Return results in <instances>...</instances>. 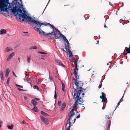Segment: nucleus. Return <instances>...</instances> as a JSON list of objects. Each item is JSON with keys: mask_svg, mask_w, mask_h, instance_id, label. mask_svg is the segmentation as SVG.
Here are the masks:
<instances>
[{"mask_svg": "<svg viewBox=\"0 0 130 130\" xmlns=\"http://www.w3.org/2000/svg\"><path fill=\"white\" fill-rule=\"evenodd\" d=\"M11 7H9L10 10L9 11L11 12L15 16H18L20 14H27V12L24 10H22L21 8H23V5L22 0H14Z\"/></svg>", "mask_w": 130, "mask_h": 130, "instance_id": "f257e3e1", "label": "nucleus"}, {"mask_svg": "<svg viewBox=\"0 0 130 130\" xmlns=\"http://www.w3.org/2000/svg\"><path fill=\"white\" fill-rule=\"evenodd\" d=\"M18 16L19 17V19L21 20L22 19V21H24V19H25L28 22H29L30 24L31 25L34 24L36 25L39 26L40 27L41 26L44 25L46 26V24L43 23H41L35 20L34 19H33L31 17L28 15H27V14H19Z\"/></svg>", "mask_w": 130, "mask_h": 130, "instance_id": "f03ea898", "label": "nucleus"}, {"mask_svg": "<svg viewBox=\"0 0 130 130\" xmlns=\"http://www.w3.org/2000/svg\"><path fill=\"white\" fill-rule=\"evenodd\" d=\"M14 0H0V7L5 9L4 12H6L7 14L9 13L10 9H9V7H11Z\"/></svg>", "mask_w": 130, "mask_h": 130, "instance_id": "7ed1b4c3", "label": "nucleus"}, {"mask_svg": "<svg viewBox=\"0 0 130 130\" xmlns=\"http://www.w3.org/2000/svg\"><path fill=\"white\" fill-rule=\"evenodd\" d=\"M80 93H77L75 92L74 93V96L73 99H74L75 101H76V100H77L78 102H80L81 100L80 99H78L79 97L80 96Z\"/></svg>", "mask_w": 130, "mask_h": 130, "instance_id": "20e7f679", "label": "nucleus"}, {"mask_svg": "<svg viewBox=\"0 0 130 130\" xmlns=\"http://www.w3.org/2000/svg\"><path fill=\"white\" fill-rule=\"evenodd\" d=\"M85 90V89L83 88L82 87H80L79 89L78 90L77 89H74V92H76V93H79L80 94L82 92H83Z\"/></svg>", "mask_w": 130, "mask_h": 130, "instance_id": "39448f33", "label": "nucleus"}, {"mask_svg": "<svg viewBox=\"0 0 130 130\" xmlns=\"http://www.w3.org/2000/svg\"><path fill=\"white\" fill-rule=\"evenodd\" d=\"M40 119L44 123L46 124H48L49 123V122L47 119L45 118L42 116H41Z\"/></svg>", "mask_w": 130, "mask_h": 130, "instance_id": "423d86ee", "label": "nucleus"}, {"mask_svg": "<svg viewBox=\"0 0 130 130\" xmlns=\"http://www.w3.org/2000/svg\"><path fill=\"white\" fill-rule=\"evenodd\" d=\"M107 118L108 119V120H107V130H109V128L110 127V125L111 124V121L109 120V118L108 116V115H107Z\"/></svg>", "mask_w": 130, "mask_h": 130, "instance_id": "0eeeda50", "label": "nucleus"}, {"mask_svg": "<svg viewBox=\"0 0 130 130\" xmlns=\"http://www.w3.org/2000/svg\"><path fill=\"white\" fill-rule=\"evenodd\" d=\"M66 43H67V44L66 45L65 44V49L66 50V53H67V51H68V50H70L69 48V44L70 43H69V42H66Z\"/></svg>", "mask_w": 130, "mask_h": 130, "instance_id": "6e6552de", "label": "nucleus"}, {"mask_svg": "<svg viewBox=\"0 0 130 130\" xmlns=\"http://www.w3.org/2000/svg\"><path fill=\"white\" fill-rule=\"evenodd\" d=\"M78 80L76 79L75 81V82L74 83L76 86V87L75 89H77L78 90L79 89V85L78 84Z\"/></svg>", "mask_w": 130, "mask_h": 130, "instance_id": "1a4fd4ad", "label": "nucleus"}, {"mask_svg": "<svg viewBox=\"0 0 130 130\" xmlns=\"http://www.w3.org/2000/svg\"><path fill=\"white\" fill-rule=\"evenodd\" d=\"M14 54V53L13 52L10 54L7 58V61H9L10 59L13 57Z\"/></svg>", "mask_w": 130, "mask_h": 130, "instance_id": "9d476101", "label": "nucleus"}, {"mask_svg": "<svg viewBox=\"0 0 130 130\" xmlns=\"http://www.w3.org/2000/svg\"><path fill=\"white\" fill-rule=\"evenodd\" d=\"M66 106V104L65 103H63L61 107V108L60 109V111H62L65 108Z\"/></svg>", "mask_w": 130, "mask_h": 130, "instance_id": "9b49d317", "label": "nucleus"}, {"mask_svg": "<svg viewBox=\"0 0 130 130\" xmlns=\"http://www.w3.org/2000/svg\"><path fill=\"white\" fill-rule=\"evenodd\" d=\"M61 37H62L64 41V42L66 43L68 42V41L67 39L66 38V37L64 36L63 34H61L60 35Z\"/></svg>", "mask_w": 130, "mask_h": 130, "instance_id": "f8f14e48", "label": "nucleus"}, {"mask_svg": "<svg viewBox=\"0 0 130 130\" xmlns=\"http://www.w3.org/2000/svg\"><path fill=\"white\" fill-rule=\"evenodd\" d=\"M126 53H125L124 52L123 53V54L124 55H125L127 54V53H130V47H126Z\"/></svg>", "mask_w": 130, "mask_h": 130, "instance_id": "ddd939ff", "label": "nucleus"}, {"mask_svg": "<svg viewBox=\"0 0 130 130\" xmlns=\"http://www.w3.org/2000/svg\"><path fill=\"white\" fill-rule=\"evenodd\" d=\"M47 24L50 26L51 28H52L53 29V31L54 30H56L57 31L58 30V29L55 28L53 25H51L49 23H47Z\"/></svg>", "mask_w": 130, "mask_h": 130, "instance_id": "4468645a", "label": "nucleus"}, {"mask_svg": "<svg viewBox=\"0 0 130 130\" xmlns=\"http://www.w3.org/2000/svg\"><path fill=\"white\" fill-rule=\"evenodd\" d=\"M31 103L33 104L34 106L38 104L37 102H36L35 99H33L31 101Z\"/></svg>", "mask_w": 130, "mask_h": 130, "instance_id": "2eb2a0df", "label": "nucleus"}, {"mask_svg": "<svg viewBox=\"0 0 130 130\" xmlns=\"http://www.w3.org/2000/svg\"><path fill=\"white\" fill-rule=\"evenodd\" d=\"M12 50V48L10 47H7L5 49V52L6 53L9 52Z\"/></svg>", "mask_w": 130, "mask_h": 130, "instance_id": "dca6fc26", "label": "nucleus"}, {"mask_svg": "<svg viewBox=\"0 0 130 130\" xmlns=\"http://www.w3.org/2000/svg\"><path fill=\"white\" fill-rule=\"evenodd\" d=\"M6 30L4 29H2L0 30V34L1 35H3L6 33Z\"/></svg>", "mask_w": 130, "mask_h": 130, "instance_id": "f3484780", "label": "nucleus"}, {"mask_svg": "<svg viewBox=\"0 0 130 130\" xmlns=\"http://www.w3.org/2000/svg\"><path fill=\"white\" fill-rule=\"evenodd\" d=\"M9 72L10 70L8 68H7L5 71V77H7L8 76Z\"/></svg>", "mask_w": 130, "mask_h": 130, "instance_id": "a211bd4d", "label": "nucleus"}, {"mask_svg": "<svg viewBox=\"0 0 130 130\" xmlns=\"http://www.w3.org/2000/svg\"><path fill=\"white\" fill-rule=\"evenodd\" d=\"M34 26H33L32 27H33L34 28V29H35V30L37 31H38L39 32V34H41V29H40V28H38L36 29H35L36 28V27H34Z\"/></svg>", "mask_w": 130, "mask_h": 130, "instance_id": "6ab92c4d", "label": "nucleus"}, {"mask_svg": "<svg viewBox=\"0 0 130 130\" xmlns=\"http://www.w3.org/2000/svg\"><path fill=\"white\" fill-rule=\"evenodd\" d=\"M55 62L58 63L59 65L62 66L63 67H65L64 65L59 60H56L55 61Z\"/></svg>", "mask_w": 130, "mask_h": 130, "instance_id": "aec40b11", "label": "nucleus"}, {"mask_svg": "<svg viewBox=\"0 0 130 130\" xmlns=\"http://www.w3.org/2000/svg\"><path fill=\"white\" fill-rule=\"evenodd\" d=\"M55 33L53 31L52 32H51V33H49L48 34H46V35H47V36H48L49 37H51L52 35H54H54L55 34Z\"/></svg>", "mask_w": 130, "mask_h": 130, "instance_id": "412c9836", "label": "nucleus"}, {"mask_svg": "<svg viewBox=\"0 0 130 130\" xmlns=\"http://www.w3.org/2000/svg\"><path fill=\"white\" fill-rule=\"evenodd\" d=\"M75 113L74 112H73L71 113H70V112L68 113V115H69V116L70 117V118H71L73 116L75 115Z\"/></svg>", "mask_w": 130, "mask_h": 130, "instance_id": "4be33fe9", "label": "nucleus"}, {"mask_svg": "<svg viewBox=\"0 0 130 130\" xmlns=\"http://www.w3.org/2000/svg\"><path fill=\"white\" fill-rule=\"evenodd\" d=\"M41 114L43 116H48V115L47 113L43 111H41Z\"/></svg>", "mask_w": 130, "mask_h": 130, "instance_id": "5701e85b", "label": "nucleus"}, {"mask_svg": "<svg viewBox=\"0 0 130 130\" xmlns=\"http://www.w3.org/2000/svg\"><path fill=\"white\" fill-rule=\"evenodd\" d=\"M67 53H68V52L69 53V57H70L71 56H72V57H73L74 56H75L73 55L72 54V52L70 51V50H68V51H67Z\"/></svg>", "mask_w": 130, "mask_h": 130, "instance_id": "b1692460", "label": "nucleus"}, {"mask_svg": "<svg viewBox=\"0 0 130 130\" xmlns=\"http://www.w3.org/2000/svg\"><path fill=\"white\" fill-rule=\"evenodd\" d=\"M32 110L35 112H37L38 111V109L36 106H34V107L32 109Z\"/></svg>", "mask_w": 130, "mask_h": 130, "instance_id": "393cba45", "label": "nucleus"}, {"mask_svg": "<svg viewBox=\"0 0 130 130\" xmlns=\"http://www.w3.org/2000/svg\"><path fill=\"white\" fill-rule=\"evenodd\" d=\"M54 36L58 39H59L60 37H61L60 35L59 34H57V33H55Z\"/></svg>", "mask_w": 130, "mask_h": 130, "instance_id": "a878e982", "label": "nucleus"}, {"mask_svg": "<svg viewBox=\"0 0 130 130\" xmlns=\"http://www.w3.org/2000/svg\"><path fill=\"white\" fill-rule=\"evenodd\" d=\"M30 60L31 56H30L27 57V61L28 63H30Z\"/></svg>", "mask_w": 130, "mask_h": 130, "instance_id": "bb28decb", "label": "nucleus"}, {"mask_svg": "<svg viewBox=\"0 0 130 130\" xmlns=\"http://www.w3.org/2000/svg\"><path fill=\"white\" fill-rule=\"evenodd\" d=\"M13 125L12 124L11 125H8L7 126L8 128L10 129H11L13 128Z\"/></svg>", "mask_w": 130, "mask_h": 130, "instance_id": "cd10ccee", "label": "nucleus"}, {"mask_svg": "<svg viewBox=\"0 0 130 130\" xmlns=\"http://www.w3.org/2000/svg\"><path fill=\"white\" fill-rule=\"evenodd\" d=\"M29 49L30 50L37 49V47L35 46H32L30 47Z\"/></svg>", "mask_w": 130, "mask_h": 130, "instance_id": "c85d7f7f", "label": "nucleus"}, {"mask_svg": "<svg viewBox=\"0 0 130 130\" xmlns=\"http://www.w3.org/2000/svg\"><path fill=\"white\" fill-rule=\"evenodd\" d=\"M41 34L42 33L43 34V36H47V35H46V34H47L46 33H45V32L42 31V30L41 29Z\"/></svg>", "mask_w": 130, "mask_h": 130, "instance_id": "c756f323", "label": "nucleus"}, {"mask_svg": "<svg viewBox=\"0 0 130 130\" xmlns=\"http://www.w3.org/2000/svg\"><path fill=\"white\" fill-rule=\"evenodd\" d=\"M62 88V90L63 91H64V88H65V86L64 84L63 83H61Z\"/></svg>", "mask_w": 130, "mask_h": 130, "instance_id": "7c9ffc66", "label": "nucleus"}, {"mask_svg": "<svg viewBox=\"0 0 130 130\" xmlns=\"http://www.w3.org/2000/svg\"><path fill=\"white\" fill-rule=\"evenodd\" d=\"M78 68H75V69L74 70V73L75 74H78Z\"/></svg>", "mask_w": 130, "mask_h": 130, "instance_id": "2f4dec72", "label": "nucleus"}, {"mask_svg": "<svg viewBox=\"0 0 130 130\" xmlns=\"http://www.w3.org/2000/svg\"><path fill=\"white\" fill-rule=\"evenodd\" d=\"M107 101V99L106 98L105 96H104V98L102 99V102H106Z\"/></svg>", "mask_w": 130, "mask_h": 130, "instance_id": "473e14b6", "label": "nucleus"}, {"mask_svg": "<svg viewBox=\"0 0 130 130\" xmlns=\"http://www.w3.org/2000/svg\"><path fill=\"white\" fill-rule=\"evenodd\" d=\"M78 105V103L77 101V100L75 101V102H74V104L73 105L75 106H77Z\"/></svg>", "mask_w": 130, "mask_h": 130, "instance_id": "72a5a7b5", "label": "nucleus"}, {"mask_svg": "<svg viewBox=\"0 0 130 130\" xmlns=\"http://www.w3.org/2000/svg\"><path fill=\"white\" fill-rule=\"evenodd\" d=\"M75 77L76 78V79H77V80L79 78V77L78 74H75Z\"/></svg>", "mask_w": 130, "mask_h": 130, "instance_id": "f704fd0d", "label": "nucleus"}, {"mask_svg": "<svg viewBox=\"0 0 130 130\" xmlns=\"http://www.w3.org/2000/svg\"><path fill=\"white\" fill-rule=\"evenodd\" d=\"M38 53L39 54H46V53L44 52H38Z\"/></svg>", "mask_w": 130, "mask_h": 130, "instance_id": "c9c22d12", "label": "nucleus"}, {"mask_svg": "<svg viewBox=\"0 0 130 130\" xmlns=\"http://www.w3.org/2000/svg\"><path fill=\"white\" fill-rule=\"evenodd\" d=\"M15 85L17 87H20L22 88H23V86H22L19 85L17 84H16Z\"/></svg>", "mask_w": 130, "mask_h": 130, "instance_id": "e433bc0d", "label": "nucleus"}, {"mask_svg": "<svg viewBox=\"0 0 130 130\" xmlns=\"http://www.w3.org/2000/svg\"><path fill=\"white\" fill-rule=\"evenodd\" d=\"M33 88L34 89H36L37 90L39 89L38 87L36 85H34L33 86Z\"/></svg>", "mask_w": 130, "mask_h": 130, "instance_id": "4c0bfd02", "label": "nucleus"}, {"mask_svg": "<svg viewBox=\"0 0 130 130\" xmlns=\"http://www.w3.org/2000/svg\"><path fill=\"white\" fill-rule=\"evenodd\" d=\"M10 79V77H9L7 79V82H6V83L8 85H9V82Z\"/></svg>", "mask_w": 130, "mask_h": 130, "instance_id": "58836bf2", "label": "nucleus"}, {"mask_svg": "<svg viewBox=\"0 0 130 130\" xmlns=\"http://www.w3.org/2000/svg\"><path fill=\"white\" fill-rule=\"evenodd\" d=\"M57 98V94L56 92V90H55V94L54 96V98L56 99Z\"/></svg>", "mask_w": 130, "mask_h": 130, "instance_id": "ea45409f", "label": "nucleus"}, {"mask_svg": "<svg viewBox=\"0 0 130 130\" xmlns=\"http://www.w3.org/2000/svg\"><path fill=\"white\" fill-rule=\"evenodd\" d=\"M71 123L72 122H67L66 126L68 124H69V125L71 126ZM71 126H72V125H71Z\"/></svg>", "mask_w": 130, "mask_h": 130, "instance_id": "a19ab883", "label": "nucleus"}, {"mask_svg": "<svg viewBox=\"0 0 130 130\" xmlns=\"http://www.w3.org/2000/svg\"><path fill=\"white\" fill-rule=\"evenodd\" d=\"M27 82L28 83H30L31 82V79L30 78H28Z\"/></svg>", "mask_w": 130, "mask_h": 130, "instance_id": "79ce46f5", "label": "nucleus"}, {"mask_svg": "<svg viewBox=\"0 0 130 130\" xmlns=\"http://www.w3.org/2000/svg\"><path fill=\"white\" fill-rule=\"evenodd\" d=\"M5 10V9L4 8H1L0 7V10L1 11H3V12H4V10Z\"/></svg>", "mask_w": 130, "mask_h": 130, "instance_id": "37998d69", "label": "nucleus"}, {"mask_svg": "<svg viewBox=\"0 0 130 130\" xmlns=\"http://www.w3.org/2000/svg\"><path fill=\"white\" fill-rule=\"evenodd\" d=\"M49 79L51 81H52L53 80L52 78V77H51L50 75L49 76Z\"/></svg>", "mask_w": 130, "mask_h": 130, "instance_id": "c03bdc74", "label": "nucleus"}, {"mask_svg": "<svg viewBox=\"0 0 130 130\" xmlns=\"http://www.w3.org/2000/svg\"><path fill=\"white\" fill-rule=\"evenodd\" d=\"M71 119V118H70V117H69L68 118V119L67 122H70V120Z\"/></svg>", "mask_w": 130, "mask_h": 130, "instance_id": "a18cd8bd", "label": "nucleus"}, {"mask_svg": "<svg viewBox=\"0 0 130 130\" xmlns=\"http://www.w3.org/2000/svg\"><path fill=\"white\" fill-rule=\"evenodd\" d=\"M71 126L69 125V126L67 127L66 130H70V129L71 127Z\"/></svg>", "mask_w": 130, "mask_h": 130, "instance_id": "49530a36", "label": "nucleus"}, {"mask_svg": "<svg viewBox=\"0 0 130 130\" xmlns=\"http://www.w3.org/2000/svg\"><path fill=\"white\" fill-rule=\"evenodd\" d=\"M61 102L60 101H59L58 102V104L59 106H61Z\"/></svg>", "mask_w": 130, "mask_h": 130, "instance_id": "de8ad7c7", "label": "nucleus"}, {"mask_svg": "<svg viewBox=\"0 0 130 130\" xmlns=\"http://www.w3.org/2000/svg\"><path fill=\"white\" fill-rule=\"evenodd\" d=\"M3 72L1 70H0V76L3 75Z\"/></svg>", "mask_w": 130, "mask_h": 130, "instance_id": "09e8293b", "label": "nucleus"}, {"mask_svg": "<svg viewBox=\"0 0 130 130\" xmlns=\"http://www.w3.org/2000/svg\"><path fill=\"white\" fill-rule=\"evenodd\" d=\"M75 61L74 62V64H76L77 63V61L78 60H75Z\"/></svg>", "mask_w": 130, "mask_h": 130, "instance_id": "8fccbe9b", "label": "nucleus"}, {"mask_svg": "<svg viewBox=\"0 0 130 130\" xmlns=\"http://www.w3.org/2000/svg\"><path fill=\"white\" fill-rule=\"evenodd\" d=\"M18 90H19L21 91H25V90H23L22 89H21L20 88H18Z\"/></svg>", "mask_w": 130, "mask_h": 130, "instance_id": "3c124183", "label": "nucleus"}, {"mask_svg": "<svg viewBox=\"0 0 130 130\" xmlns=\"http://www.w3.org/2000/svg\"><path fill=\"white\" fill-rule=\"evenodd\" d=\"M80 114H79L77 116L76 118L77 119L79 118L80 117Z\"/></svg>", "mask_w": 130, "mask_h": 130, "instance_id": "603ef678", "label": "nucleus"}, {"mask_svg": "<svg viewBox=\"0 0 130 130\" xmlns=\"http://www.w3.org/2000/svg\"><path fill=\"white\" fill-rule=\"evenodd\" d=\"M105 96L103 95V96H100V98L101 99H103L104 98V96Z\"/></svg>", "mask_w": 130, "mask_h": 130, "instance_id": "864d4df0", "label": "nucleus"}, {"mask_svg": "<svg viewBox=\"0 0 130 130\" xmlns=\"http://www.w3.org/2000/svg\"><path fill=\"white\" fill-rule=\"evenodd\" d=\"M74 109H71V111L70 112V113H71V112H74Z\"/></svg>", "mask_w": 130, "mask_h": 130, "instance_id": "5fc2aeb1", "label": "nucleus"}, {"mask_svg": "<svg viewBox=\"0 0 130 130\" xmlns=\"http://www.w3.org/2000/svg\"><path fill=\"white\" fill-rule=\"evenodd\" d=\"M13 75L15 77H17V76H16V75H15V74L14 73V72H13Z\"/></svg>", "mask_w": 130, "mask_h": 130, "instance_id": "6e6d98bb", "label": "nucleus"}, {"mask_svg": "<svg viewBox=\"0 0 130 130\" xmlns=\"http://www.w3.org/2000/svg\"><path fill=\"white\" fill-rule=\"evenodd\" d=\"M75 107V106L73 105H72V106L71 107L72 108V109H74Z\"/></svg>", "mask_w": 130, "mask_h": 130, "instance_id": "4d7b16f0", "label": "nucleus"}, {"mask_svg": "<svg viewBox=\"0 0 130 130\" xmlns=\"http://www.w3.org/2000/svg\"><path fill=\"white\" fill-rule=\"evenodd\" d=\"M124 94H123V97H122V98L120 99V102L121 101H123V99H122V98H123V96H124Z\"/></svg>", "mask_w": 130, "mask_h": 130, "instance_id": "13d9d810", "label": "nucleus"}, {"mask_svg": "<svg viewBox=\"0 0 130 130\" xmlns=\"http://www.w3.org/2000/svg\"><path fill=\"white\" fill-rule=\"evenodd\" d=\"M34 99H35V100H37V101H38V100H39V99H38V98H35Z\"/></svg>", "mask_w": 130, "mask_h": 130, "instance_id": "bf43d9fd", "label": "nucleus"}, {"mask_svg": "<svg viewBox=\"0 0 130 130\" xmlns=\"http://www.w3.org/2000/svg\"><path fill=\"white\" fill-rule=\"evenodd\" d=\"M102 95H104V96H105V93H104V92H102Z\"/></svg>", "mask_w": 130, "mask_h": 130, "instance_id": "052dcab7", "label": "nucleus"}, {"mask_svg": "<svg viewBox=\"0 0 130 130\" xmlns=\"http://www.w3.org/2000/svg\"><path fill=\"white\" fill-rule=\"evenodd\" d=\"M104 104L103 103V106L102 108V109H105V107H104Z\"/></svg>", "mask_w": 130, "mask_h": 130, "instance_id": "680f3d73", "label": "nucleus"}, {"mask_svg": "<svg viewBox=\"0 0 130 130\" xmlns=\"http://www.w3.org/2000/svg\"><path fill=\"white\" fill-rule=\"evenodd\" d=\"M22 123L23 124H25L26 123L25 122V121L24 120L23 121H22Z\"/></svg>", "mask_w": 130, "mask_h": 130, "instance_id": "e2e57ef3", "label": "nucleus"}, {"mask_svg": "<svg viewBox=\"0 0 130 130\" xmlns=\"http://www.w3.org/2000/svg\"><path fill=\"white\" fill-rule=\"evenodd\" d=\"M38 82H37L36 84L37 85H39V80H38Z\"/></svg>", "mask_w": 130, "mask_h": 130, "instance_id": "0e129e2a", "label": "nucleus"}, {"mask_svg": "<svg viewBox=\"0 0 130 130\" xmlns=\"http://www.w3.org/2000/svg\"><path fill=\"white\" fill-rule=\"evenodd\" d=\"M24 99L25 100H27V99L28 98H27L25 96L24 97Z\"/></svg>", "mask_w": 130, "mask_h": 130, "instance_id": "69168bd1", "label": "nucleus"}, {"mask_svg": "<svg viewBox=\"0 0 130 130\" xmlns=\"http://www.w3.org/2000/svg\"><path fill=\"white\" fill-rule=\"evenodd\" d=\"M1 79L2 80L3 79V75L1 76Z\"/></svg>", "mask_w": 130, "mask_h": 130, "instance_id": "338daca9", "label": "nucleus"}, {"mask_svg": "<svg viewBox=\"0 0 130 130\" xmlns=\"http://www.w3.org/2000/svg\"><path fill=\"white\" fill-rule=\"evenodd\" d=\"M101 87H102V85H99V89L101 88Z\"/></svg>", "mask_w": 130, "mask_h": 130, "instance_id": "774afa93", "label": "nucleus"}]
</instances>
